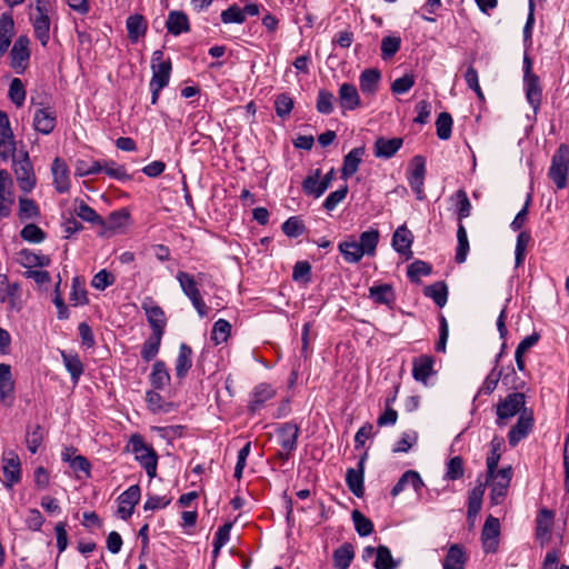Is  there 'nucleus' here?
I'll use <instances>...</instances> for the list:
<instances>
[{
    "label": "nucleus",
    "instance_id": "ea45409f",
    "mask_svg": "<svg viewBox=\"0 0 569 569\" xmlns=\"http://www.w3.org/2000/svg\"><path fill=\"white\" fill-rule=\"evenodd\" d=\"M338 248L343 259L349 263H357L365 256L361 246L355 240L342 241L339 243Z\"/></svg>",
    "mask_w": 569,
    "mask_h": 569
},
{
    "label": "nucleus",
    "instance_id": "6e6552de",
    "mask_svg": "<svg viewBox=\"0 0 569 569\" xmlns=\"http://www.w3.org/2000/svg\"><path fill=\"white\" fill-rule=\"evenodd\" d=\"M3 486L11 489L21 481V462L13 450H4L1 457Z\"/></svg>",
    "mask_w": 569,
    "mask_h": 569
},
{
    "label": "nucleus",
    "instance_id": "58836bf2",
    "mask_svg": "<svg viewBox=\"0 0 569 569\" xmlns=\"http://www.w3.org/2000/svg\"><path fill=\"white\" fill-rule=\"evenodd\" d=\"M61 358L73 383H77L83 373V365L77 353L61 351Z\"/></svg>",
    "mask_w": 569,
    "mask_h": 569
},
{
    "label": "nucleus",
    "instance_id": "39448f33",
    "mask_svg": "<svg viewBox=\"0 0 569 569\" xmlns=\"http://www.w3.org/2000/svg\"><path fill=\"white\" fill-rule=\"evenodd\" d=\"M569 172V146L561 143L551 159L548 176L558 189H563L568 182Z\"/></svg>",
    "mask_w": 569,
    "mask_h": 569
},
{
    "label": "nucleus",
    "instance_id": "bf43d9fd",
    "mask_svg": "<svg viewBox=\"0 0 569 569\" xmlns=\"http://www.w3.org/2000/svg\"><path fill=\"white\" fill-rule=\"evenodd\" d=\"M39 214V207L32 199L19 198V218L21 220L38 218Z\"/></svg>",
    "mask_w": 569,
    "mask_h": 569
},
{
    "label": "nucleus",
    "instance_id": "c9c22d12",
    "mask_svg": "<svg viewBox=\"0 0 569 569\" xmlns=\"http://www.w3.org/2000/svg\"><path fill=\"white\" fill-rule=\"evenodd\" d=\"M303 192L308 196H312L313 198H319L325 193V189H322L321 182V170L316 169L308 174L302 181Z\"/></svg>",
    "mask_w": 569,
    "mask_h": 569
},
{
    "label": "nucleus",
    "instance_id": "13d9d810",
    "mask_svg": "<svg viewBox=\"0 0 569 569\" xmlns=\"http://www.w3.org/2000/svg\"><path fill=\"white\" fill-rule=\"evenodd\" d=\"M43 439V431L42 427L40 425H36L32 428H28L27 435H26V443L28 447V450L31 453H36L39 449V447L42 443Z\"/></svg>",
    "mask_w": 569,
    "mask_h": 569
},
{
    "label": "nucleus",
    "instance_id": "9b49d317",
    "mask_svg": "<svg viewBox=\"0 0 569 569\" xmlns=\"http://www.w3.org/2000/svg\"><path fill=\"white\" fill-rule=\"evenodd\" d=\"M533 426V411H522V415L518 417L516 425L512 426L508 432L507 437L509 446L516 447L532 431Z\"/></svg>",
    "mask_w": 569,
    "mask_h": 569
},
{
    "label": "nucleus",
    "instance_id": "dca6fc26",
    "mask_svg": "<svg viewBox=\"0 0 569 569\" xmlns=\"http://www.w3.org/2000/svg\"><path fill=\"white\" fill-rule=\"evenodd\" d=\"M38 16L32 19V27L36 38L46 47L50 39V19L47 13L46 4L38 1L36 6Z\"/></svg>",
    "mask_w": 569,
    "mask_h": 569
},
{
    "label": "nucleus",
    "instance_id": "ddd939ff",
    "mask_svg": "<svg viewBox=\"0 0 569 569\" xmlns=\"http://www.w3.org/2000/svg\"><path fill=\"white\" fill-rule=\"evenodd\" d=\"M500 522L498 518L489 516L481 532L482 548L486 553H493L498 549Z\"/></svg>",
    "mask_w": 569,
    "mask_h": 569
},
{
    "label": "nucleus",
    "instance_id": "680f3d73",
    "mask_svg": "<svg viewBox=\"0 0 569 569\" xmlns=\"http://www.w3.org/2000/svg\"><path fill=\"white\" fill-rule=\"evenodd\" d=\"M531 239V236L527 231H521L517 236V242H516V249H515V264L516 267H519L522 264L526 256V250L528 247V243Z\"/></svg>",
    "mask_w": 569,
    "mask_h": 569
},
{
    "label": "nucleus",
    "instance_id": "338daca9",
    "mask_svg": "<svg viewBox=\"0 0 569 569\" xmlns=\"http://www.w3.org/2000/svg\"><path fill=\"white\" fill-rule=\"evenodd\" d=\"M20 236L23 240L31 243H40L46 238L43 230L33 223L24 226L20 232Z\"/></svg>",
    "mask_w": 569,
    "mask_h": 569
},
{
    "label": "nucleus",
    "instance_id": "bb28decb",
    "mask_svg": "<svg viewBox=\"0 0 569 569\" xmlns=\"http://www.w3.org/2000/svg\"><path fill=\"white\" fill-rule=\"evenodd\" d=\"M14 34V21L10 12L0 16V57H2L11 44Z\"/></svg>",
    "mask_w": 569,
    "mask_h": 569
},
{
    "label": "nucleus",
    "instance_id": "f8f14e48",
    "mask_svg": "<svg viewBox=\"0 0 569 569\" xmlns=\"http://www.w3.org/2000/svg\"><path fill=\"white\" fill-rule=\"evenodd\" d=\"M16 401V383L11 366L0 363V402L4 407H12Z\"/></svg>",
    "mask_w": 569,
    "mask_h": 569
},
{
    "label": "nucleus",
    "instance_id": "5fc2aeb1",
    "mask_svg": "<svg viewBox=\"0 0 569 569\" xmlns=\"http://www.w3.org/2000/svg\"><path fill=\"white\" fill-rule=\"evenodd\" d=\"M452 117L448 112H441L436 120L437 136L441 140H448L452 131Z\"/></svg>",
    "mask_w": 569,
    "mask_h": 569
},
{
    "label": "nucleus",
    "instance_id": "8fccbe9b",
    "mask_svg": "<svg viewBox=\"0 0 569 569\" xmlns=\"http://www.w3.org/2000/svg\"><path fill=\"white\" fill-rule=\"evenodd\" d=\"M74 213L83 221L90 222L92 224L100 226V223L103 222V218L99 216L96 210L88 206L84 201H79L74 208Z\"/></svg>",
    "mask_w": 569,
    "mask_h": 569
},
{
    "label": "nucleus",
    "instance_id": "69168bd1",
    "mask_svg": "<svg viewBox=\"0 0 569 569\" xmlns=\"http://www.w3.org/2000/svg\"><path fill=\"white\" fill-rule=\"evenodd\" d=\"M230 332L231 325L224 319H219L213 325L211 339L214 341L216 345H220L227 341Z\"/></svg>",
    "mask_w": 569,
    "mask_h": 569
},
{
    "label": "nucleus",
    "instance_id": "603ef678",
    "mask_svg": "<svg viewBox=\"0 0 569 569\" xmlns=\"http://www.w3.org/2000/svg\"><path fill=\"white\" fill-rule=\"evenodd\" d=\"M379 241V231L376 229H370L363 231L359 238V246L363 250L365 254H373Z\"/></svg>",
    "mask_w": 569,
    "mask_h": 569
},
{
    "label": "nucleus",
    "instance_id": "7ed1b4c3",
    "mask_svg": "<svg viewBox=\"0 0 569 569\" xmlns=\"http://www.w3.org/2000/svg\"><path fill=\"white\" fill-rule=\"evenodd\" d=\"M522 411H532L526 407V395L511 392L496 405V425L503 428L513 417L521 416Z\"/></svg>",
    "mask_w": 569,
    "mask_h": 569
},
{
    "label": "nucleus",
    "instance_id": "f03ea898",
    "mask_svg": "<svg viewBox=\"0 0 569 569\" xmlns=\"http://www.w3.org/2000/svg\"><path fill=\"white\" fill-rule=\"evenodd\" d=\"M127 450L134 455V459L141 468L146 470L147 476L153 479L157 476L158 455L156 450L146 442L139 433H133L127 445Z\"/></svg>",
    "mask_w": 569,
    "mask_h": 569
},
{
    "label": "nucleus",
    "instance_id": "2f4dec72",
    "mask_svg": "<svg viewBox=\"0 0 569 569\" xmlns=\"http://www.w3.org/2000/svg\"><path fill=\"white\" fill-rule=\"evenodd\" d=\"M192 367V349L187 343H181L174 362V371L178 379H183Z\"/></svg>",
    "mask_w": 569,
    "mask_h": 569
},
{
    "label": "nucleus",
    "instance_id": "774afa93",
    "mask_svg": "<svg viewBox=\"0 0 569 569\" xmlns=\"http://www.w3.org/2000/svg\"><path fill=\"white\" fill-rule=\"evenodd\" d=\"M282 231L290 238H297L305 232V224L299 217H290L282 224Z\"/></svg>",
    "mask_w": 569,
    "mask_h": 569
},
{
    "label": "nucleus",
    "instance_id": "9d476101",
    "mask_svg": "<svg viewBox=\"0 0 569 569\" xmlns=\"http://www.w3.org/2000/svg\"><path fill=\"white\" fill-rule=\"evenodd\" d=\"M30 39L22 34L19 36L10 51V58H11V68L16 71L18 74H22L27 67L30 59Z\"/></svg>",
    "mask_w": 569,
    "mask_h": 569
},
{
    "label": "nucleus",
    "instance_id": "37998d69",
    "mask_svg": "<svg viewBox=\"0 0 569 569\" xmlns=\"http://www.w3.org/2000/svg\"><path fill=\"white\" fill-rule=\"evenodd\" d=\"M19 256L21 264L26 268L47 267L50 263V259L48 256L37 253L29 249L21 250Z\"/></svg>",
    "mask_w": 569,
    "mask_h": 569
},
{
    "label": "nucleus",
    "instance_id": "f704fd0d",
    "mask_svg": "<svg viewBox=\"0 0 569 569\" xmlns=\"http://www.w3.org/2000/svg\"><path fill=\"white\" fill-rule=\"evenodd\" d=\"M126 27L128 31V38L131 42H137L140 37H143L147 32L148 24L143 16L131 14L127 18Z\"/></svg>",
    "mask_w": 569,
    "mask_h": 569
},
{
    "label": "nucleus",
    "instance_id": "f257e3e1",
    "mask_svg": "<svg viewBox=\"0 0 569 569\" xmlns=\"http://www.w3.org/2000/svg\"><path fill=\"white\" fill-rule=\"evenodd\" d=\"M31 107L34 108L32 117L33 129L44 136L50 134L57 126V110L47 93L31 96Z\"/></svg>",
    "mask_w": 569,
    "mask_h": 569
},
{
    "label": "nucleus",
    "instance_id": "052dcab7",
    "mask_svg": "<svg viewBox=\"0 0 569 569\" xmlns=\"http://www.w3.org/2000/svg\"><path fill=\"white\" fill-rule=\"evenodd\" d=\"M376 569H396V563L388 547L379 546L373 563Z\"/></svg>",
    "mask_w": 569,
    "mask_h": 569
},
{
    "label": "nucleus",
    "instance_id": "72a5a7b5",
    "mask_svg": "<svg viewBox=\"0 0 569 569\" xmlns=\"http://www.w3.org/2000/svg\"><path fill=\"white\" fill-rule=\"evenodd\" d=\"M130 214L128 211L118 210L111 212L106 220L103 219V222L100 223V226L103 229V233L108 231L119 232L128 224Z\"/></svg>",
    "mask_w": 569,
    "mask_h": 569
},
{
    "label": "nucleus",
    "instance_id": "6e6d98bb",
    "mask_svg": "<svg viewBox=\"0 0 569 569\" xmlns=\"http://www.w3.org/2000/svg\"><path fill=\"white\" fill-rule=\"evenodd\" d=\"M553 521V513L548 509L540 510L537 518V537L547 538Z\"/></svg>",
    "mask_w": 569,
    "mask_h": 569
},
{
    "label": "nucleus",
    "instance_id": "2eb2a0df",
    "mask_svg": "<svg viewBox=\"0 0 569 569\" xmlns=\"http://www.w3.org/2000/svg\"><path fill=\"white\" fill-rule=\"evenodd\" d=\"M140 497L141 491L138 485L130 486L118 497V515L122 520H128L132 516Z\"/></svg>",
    "mask_w": 569,
    "mask_h": 569
},
{
    "label": "nucleus",
    "instance_id": "412c9836",
    "mask_svg": "<svg viewBox=\"0 0 569 569\" xmlns=\"http://www.w3.org/2000/svg\"><path fill=\"white\" fill-rule=\"evenodd\" d=\"M53 186L57 192L66 193L70 189L69 169L63 160L56 158L51 164Z\"/></svg>",
    "mask_w": 569,
    "mask_h": 569
},
{
    "label": "nucleus",
    "instance_id": "864d4df0",
    "mask_svg": "<svg viewBox=\"0 0 569 569\" xmlns=\"http://www.w3.org/2000/svg\"><path fill=\"white\" fill-rule=\"evenodd\" d=\"M431 272V264L422 260L413 261L407 269V274L412 282H419L421 277L429 276Z\"/></svg>",
    "mask_w": 569,
    "mask_h": 569
},
{
    "label": "nucleus",
    "instance_id": "c756f323",
    "mask_svg": "<svg viewBox=\"0 0 569 569\" xmlns=\"http://www.w3.org/2000/svg\"><path fill=\"white\" fill-rule=\"evenodd\" d=\"M381 73L377 69H366L360 73L359 86L363 96L372 97L376 94Z\"/></svg>",
    "mask_w": 569,
    "mask_h": 569
},
{
    "label": "nucleus",
    "instance_id": "6ab92c4d",
    "mask_svg": "<svg viewBox=\"0 0 569 569\" xmlns=\"http://www.w3.org/2000/svg\"><path fill=\"white\" fill-rule=\"evenodd\" d=\"M338 101L342 113L353 111L361 106L360 94L356 86L345 82L338 90Z\"/></svg>",
    "mask_w": 569,
    "mask_h": 569
},
{
    "label": "nucleus",
    "instance_id": "b1692460",
    "mask_svg": "<svg viewBox=\"0 0 569 569\" xmlns=\"http://www.w3.org/2000/svg\"><path fill=\"white\" fill-rule=\"evenodd\" d=\"M523 89L528 103L532 107L533 112L537 113L542 99V89L540 87L539 77L537 74L523 77Z\"/></svg>",
    "mask_w": 569,
    "mask_h": 569
},
{
    "label": "nucleus",
    "instance_id": "cd10ccee",
    "mask_svg": "<svg viewBox=\"0 0 569 569\" xmlns=\"http://www.w3.org/2000/svg\"><path fill=\"white\" fill-rule=\"evenodd\" d=\"M166 28L172 36H180L181 33L190 31V22L188 16L183 11L172 10L169 12Z\"/></svg>",
    "mask_w": 569,
    "mask_h": 569
},
{
    "label": "nucleus",
    "instance_id": "aec40b11",
    "mask_svg": "<svg viewBox=\"0 0 569 569\" xmlns=\"http://www.w3.org/2000/svg\"><path fill=\"white\" fill-rule=\"evenodd\" d=\"M147 320L152 329V333L163 335L166 328V316L163 310L151 300L142 303Z\"/></svg>",
    "mask_w": 569,
    "mask_h": 569
},
{
    "label": "nucleus",
    "instance_id": "393cba45",
    "mask_svg": "<svg viewBox=\"0 0 569 569\" xmlns=\"http://www.w3.org/2000/svg\"><path fill=\"white\" fill-rule=\"evenodd\" d=\"M433 365L435 360L431 356L423 355L415 358L412 361L413 379L426 385L428 378L435 373Z\"/></svg>",
    "mask_w": 569,
    "mask_h": 569
},
{
    "label": "nucleus",
    "instance_id": "0e129e2a",
    "mask_svg": "<svg viewBox=\"0 0 569 569\" xmlns=\"http://www.w3.org/2000/svg\"><path fill=\"white\" fill-rule=\"evenodd\" d=\"M455 198H456V208H457V214H458V219L459 221H461L462 219L465 218H468L470 216V212H471V203H470V200L467 196V192L462 189H459L456 193H455Z\"/></svg>",
    "mask_w": 569,
    "mask_h": 569
},
{
    "label": "nucleus",
    "instance_id": "49530a36",
    "mask_svg": "<svg viewBox=\"0 0 569 569\" xmlns=\"http://www.w3.org/2000/svg\"><path fill=\"white\" fill-rule=\"evenodd\" d=\"M162 336L163 335H159V333H152L142 345V349H141V358L149 362L151 361L153 358H156V356L158 355L159 352V349H160V345H161V339H162Z\"/></svg>",
    "mask_w": 569,
    "mask_h": 569
},
{
    "label": "nucleus",
    "instance_id": "1a4fd4ad",
    "mask_svg": "<svg viewBox=\"0 0 569 569\" xmlns=\"http://www.w3.org/2000/svg\"><path fill=\"white\" fill-rule=\"evenodd\" d=\"M171 69L172 66L170 59L166 60V62L151 66L152 77L149 87L151 91L152 104L158 102L160 91L169 84Z\"/></svg>",
    "mask_w": 569,
    "mask_h": 569
},
{
    "label": "nucleus",
    "instance_id": "a211bd4d",
    "mask_svg": "<svg viewBox=\"0 0 569 569\" xmlns=\"http://www.w3.org/2000/svg\"><path fill=\"white\" fill-rule=\"evenodd\" d=\"M12 179L7 170H0V220L11 213L14 199L10 190Z\"/></svg>",
    "mask_w": 569,
    "mask_h": 569
},
{
    "label": "nucleus",
    "instance_id": "c85d7f7f",
    "mask_svg": "<svg viewBox=\"0 0 569 569\" xmlns=\"http://www.w3.org/2000/svg\"><path fill=\"white\" fill-rule=\"evenodd\" d=\"M366 148L358 147L350 150L343 158L342 168H341V177L343 179H348L353 176L362 162V158L365 156Z\"/></svg>",
    "mask_w": 569,
    "mask_h": 569
},
{
    "label": "nucleus",
    "instance_id": "c03bdc74",
    "mask_svg": "<svg viewBox=\"0 0 569 569\" xmlns=\"http://www.w3.org/2000/svg\"><path fill=\"white\" fill-rule=\"evenodd\" d=\"M457 240L458 244L456 249L455 260L457 263H463L467 259L470 247L467 230L461 222L458 223Z\"/></svg>",
    "mask_w": 569,
    "mask_h": 569
},
{
    "label": "nucleus",
    "instance_id": "de8ad7c7",
    "mask_svg": "<svg viewBox=\"0 0 569 569\" xmlns=\"http://www.w3.org/2000/svg\"><path fill=\"white\" fill-rule=\"evenodd\" d=\"M102 171L110 178L119 181H129L131 176L127 172L126 168L118 164L113 160H104L101 162Z\"/></svg>",
    "mask_w": 569,
    "mask_h": 569
},
{
    "label": "nucleus",
    "instance_id": "a19ab883",
    "mask_svg": "<svg viewBox=\"0 0 569 569\" xmlns=\"http://www.w3.org/2000/svg\"><path fill=\"white\" fill-rule=\"evenodd\" d=\"M355 558L353 547L350 543H343L333 551L332 559L337 569H348Z\"/></svg>",
    "mask_w": 569,
    "mask_h": 569
},
{
    "label": "nucleus",
    "instance_id": "e2e57ef3",
    "mask_svg": "<svg viewBox=\"0 0 569 569\" xmlns=\"http://www.w3.org/2000/svg\"><path fill=\"white\" fill-rule=\"evenodd\" d=\"M463 459L460 456H456L449 459L446 469V479L458 480L463 477Z\"/></svg>",
    "mask_w": 569,
    "mask_h": 569
},
{
    "label": "nucleus",
    "instance_id": "423d86ee",
    "mask_svg": "<svg viewBox=\"0 0 569 569\" xmlns=\"http://www.w3.org/2000/svg\"><path fill=\"white\" fill-rule=\"evenodd\" d=\"M176 279L179 282L182 292L189 298L193 308L197 310L198 315L201 318L207 317L208 307L204 300L202 299V296L198 287L199 283L196 280L194 276L186 271H178Z\"/></svg>",
    "mask_w": 569,
    "mask_h": 569
},
{
    "label": "nucleus",
    "instance_id": "79ce46f5",
    "mask_svg": "<svg viewBox=\"0 0 569 569\" xmlns=\"http://www.w3.org/2000/svg\"><path fill=\"white\" fill-rule=\"evenodd\" d=\"M369 298L379 305H390L395 300L392 287L388 283L369 288Z\"/></svg>",
    "mask_w": 569,
    "mask_h": 569
},
{
    "label": "nucleus",
    "instance_id": "5701e85b",
    "mask_svg": "<svg viewBox=\"0 0 569 569\" xmlns=\"http://www.w3.org/2000/svg\"><path fill=\"white\" fill-rule=\"evenodd\" d=\"M402 144V138L387 139L379 137L375 142L373 153L377 158L390 159L400 150Z\"/></svg>",
    "mask_w": 569,
    "mask_h": 569
},
{
    "label": "nucleus",
    "instance_id": "7c9ffc66",
    "mask_svg": "<svg viewBox=\"0 0 569 569\" xmlns=\"http://www.w3.org/2000/svg\"><path fill=\"white\" fill-rule=\"evenodd\" d=\"M467 562V555L461 545H451L443 559V569H465Z\"/></svg>",
    "mask_w": 569,
    "mask_h": 569
},
{
    "label": "nucleus",
    "instance_id": "a878e982",
    "mask_svg": "<svg viewBox=\"0 0 569 569\" xmlns=\"http://www.w3.org/2000/svg\"><path fill=\"white\" fill-rule=\"evenodd\" d=\"M407 486H411L412 489L419 495L425 487L423 480L420 475L415 470L406 471L397 483L391 489V496L397 497L400 492H402Z\"/></svg>",
    "mask_w": 569,
    "mask_h": 569
},
{
    "label": "nucleus",
    "instance_id": "0eeeda50",
    "mask_svg": "<svg viewBox=\"0 0 569 569\" xmlns=\"http://www.w3.org/2000/svg\"><path fill=\"white\" fill-rule=\"evenodd\" d=\"M299 431V427L293 422H286L277 429V441L281 447L278 457L283 461L296 450Z\"/></svg>",
    "mask_w": 569,
    "mask_h": 569
},
{
    "label": "nucleus",
    "instance_id": "4468645a",
    "mask_svg": "<svg viewBox=\"0 0 569 569\" xmlns=\"http://www.w3.org/2000/svg\"><path fill=\"white\" fill-rule=\"evenodd\" d=\"M16 151V141L8 114L0 111V158L7 160Z\"/></svg>",
    "mask_w": 569,
    "mask_h": 569
},
{
    "label": "nucleus",
    "instance_id": "3c124183",
    "mask_svg": "<svg viewBox=\"0 0 569 569\" xmlns=\"http://www.w3.org/2000/svg\"><path fill=\"white\" fill-rule=\"evenodd\" d=\"M26 89L21 79L13 78L9 86L8 96L13 104L18 108L22 107L26 100Z\"/></svg>",
    "mask_w": 569,
    "mask_h": 569
},
{
    "label": "nucleus",
    "instance_id": "4be33fe9",
    "mask_svg": "<svg viewBox=\"0 0 569 569\" xmlns=\"http://www.w3.org/2000/svg\"><path fill=\"white\" fill-rule=\"evenodd\" d=\"M276 395V390L271 385L262 382L257 385L251 395L249 401V410L251 412L258 411L267 401L272 399Z\"/></svg>",
    "mask_w": 569,
    "mask_h": 569
},
{
    "label": "nucleus",
    "instance_id": "20e7f679",
    "mask_svg": "<svg viewBox=\"0 0 569 569\" xmlns=\"http://www.w3.org/2000/svg\"><path fill=\"white\" fill-rule=\"evenodd\" d=\"M13 161V171L20 190L24 193L31 192L37 183L33 164L27 151L19 156H11Z\"/></svg>",
    "mask_w": 569,
    "mask_h": 569
},
{
    "label": "nucleus",
    "instance_id": "f3484780",
    "mask_svg": "<svg viewBox=\"0 0 569 569\" xmlns=\"http://www.w3.org/2000/svg\"><path fill=\"white\" fill-rule=\"evenodd\" d=\"M367 453H365L357 468H349L346 472V483L348 489L358 498H362L365 495V462Z\"/></svg>",
    "mask_w": 569,
    "mask_h": 569
},
{
    "label": "nucleus",
    "instance_id": "a18cd8bd",
    "mask_svg": "<svg viewBox=\"0 0 569 569\" xmlns=\"http://www.w3.org/2000/svg\"><path fill=\"white\" fill-rule=\"evenodd\" d=\"M74 172L79 177L98 174L102 172L101 161L92 159H78L74 164Z\"/></svg>",
    "mask_w": 569,
    "mask_h": 569
},
{
    "label": "nucleus",
    "instance_id": "4c0bfd02",
    "mask_svg": "<svg viewBox=\"0 0 569 569\" xmlns=\"http://www.w3.org/2000/svg\"><path fill=\"white\" fill-rule=\"evenodd\" d=\"M423 293L426 297L432 299L439 308L445 307L448 301V287L443 281H437L427 286L423 289Z\"/></svg>",
    "mask_w": 569,
    "mask_h": 569
},
{
    "label": "nucleus",
    "instance_id": "4d7b16f0",
    "mask_svg": "<svg viewBox=\"0 0 569 569\" xmlns=\"http://www.w3.org/2000/svg\"><path fill=\"white\" fill-rule=\"evenodd\" d=\"M351 518L355 525V529L361 537L369 536L373 530L372 521L365 517L359 510H353Z\"/></svg>",
    "mask_w": 569,
    "mask_h": 569
},
{
    "label": "nucleus",
    "instance_id": "09e8293b",
    "mask_svg": "<svg viewBox=\"0 0 569 569\" xmlns=\"http://www.w3.org/2000/svg\"><path fill=\"white\" fill-rule=\"evenodd\" d=\"M401 47V38L399 36H387L381 40V58L382 60L391 59Z\"/></svg>",
    "mask_w": 569,
    "mask_h": 569
},
{
    "label": "nucleus",
    "instance_id": "e433bc0d",
    "mask_svg": "<svg viewBox=\"0 0 569 569\" xmlns=\"http://www.w3.org/2000/svg\"><path fill=\"white\" fill-rule=\"evenodd\" d=\"M170 382V375L167 366L162 360H158L152 366L150 373V383L154 389H163Z\"/></svg>",
    "mask_w": 569,
    "mask_h": 569
},
{
    "label": "nucleus",
    "instance_id": "473e14b6",
    "mask_svg": "<svg viewBox=\"0 0 569 569\" xmlns=\"http://www.w3.org/2000/svg\"><path fill=\"white\" fill-rule=\"evenodd\" d=\"M412 241L413 234L405 224L398 227L392 236V247L401 254L411 253Z\"/></svg>",
    "mask_w": 569,
    "mask_h": 569
}]
</instances>
